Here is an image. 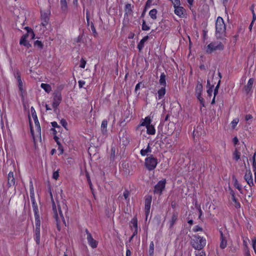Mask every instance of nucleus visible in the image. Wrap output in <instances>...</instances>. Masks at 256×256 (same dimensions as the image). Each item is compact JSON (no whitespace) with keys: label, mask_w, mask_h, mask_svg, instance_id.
Segmentation results:
<instances>
[{"label":"nucleus","mask_w":256,"mask_h":256,"mask_svg":"<svg viewBox=\"0 0 256 256\" xmlns=\"http://www.w3.org/2000/svg\"><path fill=\"white\" fill-rule=\"evenodd\" d=\"M32 208L34 214L35 223H40V217L38 214V209L35 200L32 201Z\"/></svg>","instance_id":"nucleus-13"},{"label":"nucleus","mask_w":256,"mask_h":256,"mask_svg":"<svg viewBox=\"0 0 256 256\" xmlns=\"http://www.w3.org/2000/svg\"><path fill=\"white\" fill-rule=\"evenodd\" d=\"M230 191V194L232 196H235V192H234L230 187L228 189Z\"/></svg>","instance_id":"nucleus-56"},{"label":"nucleus","mask_w":256,"mask_h":256,"mask_svg":"<svg viewBox=\"0 0 256 256\" xmlns=\"http://www.w3.org/2000/svg\"><path fill=\"white\" fill-rule=\"evenodd\" d=\"M146 133L148 134L154 135L156 134V129L152 124L146 127Z\"/></svg>","instance_id":"nucleus-29"},{"label":"nucleus","mask_w":256,"mask_h":256,"mask_svg":"<svg viewBox=\"0 0 256 256\" xmlns=\"http://www.w3.org/2000/svg\"><path fill=\"white\" fill-rule=\"evenodd\" d=\"M84 84H85L84 81H83V80L78 81V86L80 88H82Z\"/></svg>","instance_id":"nucleus-54"},{"label":"nucleus","mask_w":256,"mask_h":256,"mask_svg":"<svg viewBox=\"0 0 256 256\" xmlns=\"http://www.w3.org/2000/svg\"><path fill=\"white\" fill-rule=\"evenodd\" d=\"M202 94H196L197 98L200 101V102L202 106H204V100L202 96Z\"/></svg>","instance_id":"nucleus-38"},{"label":"nucleus","mask_w":256,"mask_h":256,"mask_svg":"<svg viewBox=\"0 0 256 256\" xmlns=\"http://www.w3.org/2000/svg\"><path fill=\"white\" fill-rule=\"evenodd\" d=\"M202 94H196L197 98L200 101V102L202 106H204V100L202 96Z\"/></svg>","instance_id":"nucleus-37"},{"label":"nucleus","mask_w":256,"mask_h":256,"mask_svg":"<svg viewBox=\"0 0 256 256\" xmlns=\"http://www.w3.org/2000/svg\"><path fill=\"white\" fill-rule=\"evenodd\" d=\"M240 154L238 151L236 150L234 153V158L236 160H238L240 158Z\"/></svg>","instance_id":"nucleus-44"},{"label":"nucleus","mask_w":256,"mask_h":256,"mask_svg":"<svg viewBox=\"0 0 256 256\" xmlns=\"http://www.w3.org/2000/svg\"><path fill=\"white\" fill-rule=\"evenodd\" d=\"M255 155H256V154H254V156L252 157V160H253L252 167H253V172L254 173V182L256 184V160H255Z\"/></svg>","instance_id":"nucleus-33"},{"label":"nucleus","mask_w":256,"mask_h":256,"mask_svg":"<svg viewBox=\"0 0 256 256\" xmlns=\"http://www.w3.org/2000/svg\"><path fill=\"white\" fill-rule=\"evenodd\" d=\"M40 87L44 89L46 92L48 93L52 90L51 86L47 84H41Z\"/></svg>","instance_id":"nucleus-31"},{"label":"nucleus","mask_w":256,"mask_h":256,"mask_svg":"<svg viewBox=\"0 0 256 256\" xmlns=\"http://www.w3.org/2000/svg\"><path fill=\"white\" fill-rule=\"evenodd\" d=\"M62 208L64 210L66 211L68 210V207L67 206L66 204L64 202H62L61 205L58 204V211L57 210L56 206V204L53 202L52 204V210L54 212V216L56 219V220L58 221V214L60 215V218L64 220V217L63 216V214H62Z\"/></svg>","instance_id":"nucleus-6"},{"label":"nucleus","mask_w":256,"mask_h":256,"mask_svg":"<svg viewBox=\"0 0 256 256\" xmlns=\"http://www.w3.org/2000/svg\"><path fill=\"white\" fill-rule=\"evenodd\" d=\"M108 120H104L102 121L100 129L101 132L102 134L106 135L107 134V126H108Z\"/></svg>","instance_id":"nucleus-20"},{"label":"nucleus","mask_w":256,"mask_h":256,"mask_svg":"<svg viewBox=\"0 0 256 256\" xmlns=\"http://www.w3.org/2000/svg\"><path fill=\"white\" fill-rule=\"evenodd\" d=\"M158 11L156 9L154 8L149 12V16L152 20H156L157 18Z\"/></svg>","instance_id":"nucleus-32"},{"label":"nucleus","mask_w":256,"mask_h":256,"mask_svg":"<svg viewBox=\"0 0 256 256\" xmlns=\"http://www.w3.org/2000/svg\"><path fill=\"white\" fill-rule=\"evenodd\" d=\"M30 110H31V112L32 113V116L35 122L36 126V127H37V128L38 130H40V124H39L38 118H37L36 114H34V113H36L35 110L33 107H32Z\"/></svg>","instance_id":"nucleus-22"},{"label":"nucleus","mask_w":256,"mask_h":256,"mask_svg":"<svg viewBox=\"0 0 256 256\" xmlns=\"http://www.w3.org/2000/svg\"><path fill=\"white\" fill-rule=\"evenodd\" d=\"M159 83L162 86V87L166 86V75L162 72L160 76V78L159 80Z\"/></svg>","instance_id":"nucleus-26"},{"label":"nucleus","mask_w":256,"mask_h":256,"mask_svg":"<svg viewBox=\"0 0 256 256\" xmlns=\"http://www.w3.org/2000/svg\"><path fill=\"white\" fill-rule=\"evenodd\" d=\"M131 252L129 249H127L126 251V256H130Z\"/></svg>","instance_id":"nucleus-64"},{"label":"nucleus","mask_w":256,"mask_h":256,"mask_svg":"<svg viewBox=\"0 0 256 256\" xmlns=\"http://www.w3.org/2000/svg\"><path fill=\"white\" fill-rule=\"evenodd\" d=\"M148 39V36L142 38L138 44V48L140 52L144 48L145 42Z\"/></svg>","instance_id":"nucleus-25"},{"label":"nucleus","mask_w":256,"mask_h":256,"mask_svg":"<svg viewBox=\"0 0 256 256\" xmlns=\"http://www.w3.org/2000/svg\"><path fill=\"white\" fill-rule=\"evenodd\" d=\"M252 118V116L251 114H246L245 116V120L246 122H248V124H250L249 122V120H251Z\"/></svg>","instance_id":"nucleus-50"},{"label":"nucleus","mask_w":256,"mask_h":256,"mask_svg":"<svg viewBox=\"0 0 256 256\" xmlns=\"http://www.w3.org/2000/svg\"><path fill=\"white\" fill-rule=\"evenodd\" d=\"M224 48V46L220 41H214L209 44L206 48V52L210 54L216 51H221Z\"/></svg>","instance_id":"nucleus-4"},{"label":"nucleus","mask_w":256,"mask_h":256,"mask_svg":"<svg viewBox=\"0 0 256 256\" xmlns=\"http://www.w3.org/2000/svg\"><path fill=\"white\" fill-rule=\"evenodd\" d=\"M252 248L254 250V252L256 254V238H253L252 240Z\"/></svg>","instance_id":"nucleus-48"},{"label":"nucleus","mask_w":256,"mask_h":256,"mask_svg":"<svg viewBox=\"0 0 256 256\" xmlns=\"http://www.w3.org/2000/svg\"><path fill=\"white\" fill-rule=\"evenodd\" d=\"M52 178L55 180H57L59 178V170H58L56 171H54L52 176Z\"/></svg>","instance_id":"nucleus-43"},{"label":"nucleus","mask_w":256,"mask_h":256,"mask_svg":"<svg viewBox=\"0 0 256 256\" xmlns=\"http://www.w3.org/2000/svg\"><path fill=\"white\" fill-rule=\"evenodd\" d=\"M14 76L16 78L17 80L18 86L22 94H23L24 92V85H23V82L20 78V75L18 72H16L14 74Z\"/></svg>","instance_id":"nucleus-16"},{"label":"nucleus","mask_w":256,"mask_h":256,"mask_svg":"<svg viewBox=\"0 0 256 256\" xmlns=\"http://www.w3.org/2000/svg\"><path fill=\"white\" fill-rule=\"evenodd\" d=\"M166 180H160L155 186L154 192L156 194L161 195L165 188Z\"/></svg>","instance_id":"nucleus-8"},{"label":"nucleus","mask_w":256,"mask_h":256,"mask_svg":"<svg viewBox=\"0 0 256 256\" xmlns=\"http://www.w3.org/2000/svg\"><path fill=\"white\" fill-rule=\"evenodd\" d=\"M152 152V148L150 147V144H148L146 148H143L140 152V154L144 156L148 155V154Z\"/></svg>","instance_id":"nucleus-21"},{"label":"nucleus","mask_w":256,"mask_h":256,"mask_svg":"<svg viewBox=\"0 0 256 256\" xmlns=\"http://www.w3.org/2000/svg\"><path fill=\"white\" fill-rule=\"evenodd\" d=\"M187 2H188L189 7L190 8L193 4L194 0H187Z\"/></svg>","instance_id":"nucleus-59"},{"label":"nucleus","mask_w":256,"mask_h":256,"mask_svg":"<svg viewBox=\"0 0 256 256\" xmlns=\"http://www.w3.org/2000/svg\"><path fill=\"white\" fill-rule=\"evenodd\" d=\"M178 218V213L175 212L174 213L172 216L171 219L170 220V227L172 228L176 222Z\"/></svg>","instance_id":"nucleus-24"},{"label":"nucleus","mask_w":256,"mask_h":256,"mask_svg":"<svg viewBox=\"0 0 256 256\" xmlns=\"http://www.w3.org/2000/svg\"><path fill=\"white\" fill-rule=\"evenodd\" d=\"M130 194V192L127 190H126L124 192V193H123V196L128 204L130 203V198H129Z\"/></svg>","instance_id":"nucleus-36"},{"label":"nucleus","mask_w":256,"mask_h":256,"mask_svg":"<svg viewBox=\"0 0 256 256\" xmlns=\"http://www.w3.org/2000/svg\"><path fill=\"white\" fill-rule=\"evenodd\" d=\"M174 14L180 18H184L186 14V10L182 6H180V1H174Z\"/></svg>","instance_id":"nucleus-7"},{"label":"nucleus","mask_w":256,"mask_h":256,"mask_svg":"<svg viewBox=\"0 0 256 256\" xmlns=\"http://www.w3.org/2000/svg\"><path fill=\"white\" fill-rule=\"evenodd\" d=\"M86 61L83 58H82L80 61V67L84 68L86 66Z\"/></svg>","instance_id":"nucleus-45"},{"label":"nucleus","mask_w":256,"mask_h":256,"mask_svg":"<svg viewBox=\"0 0 256 256\" xmlns=\"http://www.w3.org/2000/svg\"><path fill=\"white\" fill-rule=\"evenodd\" d=\"M202 84L200 82H198L196 87V94H202Z\"/></svg>","instance_id":"nucleus-34"},{"label":"nucleus","mask_w":256,"mask_h":256,"mask_svg":"<svg viewBox=\"0 0 256 256\" xmlns=\"http://www.w3.org/2000/svg\"><path fill=\"white\" fill-rule=\"evenodd\" d=\"M62 101V96L60 93H56L54 96L52 107L54 108H57Z\"/></svg>","instance_id":"nucleus-17"},{"label":"nucleus","mask_w":256,"mask_h":256,"mask_svg":"<svg viewBox=\"0 0 256 256\" xmlns=\"http://www.w3.org/2000/svg\"><path fill=\"white\" fill-rule=\"evenodd\" d=\"M244 178L250 186L251 187L254 185L252 174L250 170H246Z\"/></svg>","instance_id":"nucleus-11"},{"label":"nucleus","mask_w":256,"mask_h":256,"mask_svg":"<svg viewBox=\"0 0 256 256\" xmlns=\"http://www.w3.org/2000/svg\"><path fill=\"white\" fill-rule=\"evenodd\" d=\"M86 232L87 235L86 239L88 244L93 248H96L98 246V242L94 240L88 230H86Z\"/></svg>","instance_id":"nucleus-10"},{"label":"nucleus","mask_w":256,"mask_h":256,"mask_svg":"<svg viewBox=\"0 0 256 256\" xmlns=\"http://www.w3.org/2000/svg\"><path fill=\"white\" fill-rule=\"evenodd\" d=\"M36 227L34 230V240L36 242L37 244H40V223H35Z\"/></svg>","instance_id":"nucleus-15"},{"label":"nucleus","mask_w":256,"mask_h":256,"mask_svg":"<svg viewBox=\"0 0 256 256\" xmlns=\"http://www.w3.org/2000/svg\"><path fill=\"white\" fill-rule=\"evenodd\" d=\"M198 251L196 252V256H206V254L203 250H198Z\"/></svg>","instance_id":"nucleus-46"},{"label":"nucleus","mask_w":256,"mask_h":256,"mask_svg":"<svg viewBox=\"0 0 256 256\" xmlns=\"http://www.w3.org/2000/svg\"><path fill=\"white\" fill-rule=\"evenodd\" d=\"M232 142L234 145L237 144L238 142V138H237V137L236 136V137L234 138L232 140Z\"/></svg>","instance_id":"nucleus-58"},{"label":"nucleus","mask_w":256,"mask_h":256,"mask_svg":"<svg viewBox=\"0 0 256 256\" xmlns=\"http://www.w3.org/2000/svg\"><path fill=\"white\" fill-rule=\"evenodd\" d=\"M152 118L150 116H147L144 118L140 120V124L138 126V128L140 126H144L146 128L150 126L152 124Z\"/></svg>","instance_id":"nucleus-12"},{"label":"nucleus","mask_w":256,"mask_h":256,"mask_svg":"<svg viewBox=\"0 0 256 256\" xmlns=\"http://www.w3.org/2000/svg\"><path fill=\"white\" fill-rule=\"evenodd\" d=\"M166 92V88L162 87L158 92V98L162 99L165 95Z\"/></svg>","instance_id":"nucleus-28"},{"label":"nucleus","mask_w":256,"mask_h":256,"mask_svg":"<svg viewBox=\"0 0 256 256\" xmlns=\"http://www.w3.org/2000/svg\"><path fill=\"white\" fill-rule=\"evenodd\" d=\"M238 122L239 120L238 118H236L232 120V122H231V125L233 129H234L236 128Z\"/></svg>","instance_id":"nucleus-42"},{"label":"nucleus","mask_w":256,"mask_h":256,"mask_svg":"<svg viewBox=\"0 0 256 256\" xmlns=\"http://www.w3.org/2000/svg\"><path fill=\"white\" fill-rule=\"evenodd\" d=\"M252 22H254L256 20V14H255L254 10H252Z\"/></svg>","instance_id":"nucleus-52"},{"label":"nucleus","mask_w":256,"mask_h":256,"mask_svg":"<svg viewBox=\"0 0 256 256\" xmlns=\"http://www.w3.org/2000/svg\"><path fill=\"white\" fill-rule=\"evenodd\" d=\"M206 240L205 238L198 235H195L191 240V244L194 249L202 250L206 245Z\"/></svg>","instance_id":"nucleus-2"},{"label":"nucleus","mask_w":256,"mask_h":256,"mask_svg":"<svg viewBox=\"0 0 256 256\" xmlns=\"http://www.w3.org/2000/svg\"><path fill=\"white\" fill-rule=\"evenodd\" d=\"M132 6L130 4H127L125 6L124 12L125 14L130 15L132 13Z\"/></svg>","instance_id":"nucleus-27"},{"label":"nucleus","mask_w":256,"mask_h":256,"mask_svg":"<svg viewBox=\"0 0 256 256\" xmlns=\"http://www.w3.org/2000/svg\"><path fill=\"white\" fill-rule=\"evenodd\" d=\"M225 230L224 229H220V248L222 249H224L227 246V233L224 232Z\"/></svg>","instance_id":"nucleus-9"},{"label":"nucleus","mask_w":256,"mask_h":256,"mask_svg":"<svg viewBox=\"0 0 256 256\" xmlns=\"http://www.w3.org/2000/svg\"><path fill=\"white\" fill-rule=\"evenodd\" d=\"M131 224L132 226H134L136 229V232H137L138 231V221L137 219L136 218H134L131 220Z\"/></svg>","instance_id":"nucleus-39"},{"label":"nucleus","mask_w":256,"mask_h":256,"mask_svg":"<svg viewBox=\"0 0 256 256\" xmlns=\"http://www.w3.org/2000/svg\"><path fill=\"white\" fill-rule=\"evenodd\" d=\"M34 44L36 46H38L40 48L42 47V42L40 41H39V40H36L34 42Z\"/></svg>","instance_id":"nucleus-51"},{"label":"nucleus","mask_w":256,"mask_h":256,"mask_svg":"<svg viewBox=\"0 0 256 256\" xmlns=\"http://www.w3.org/2000/svg\"><path fill=\"white\" fill-rule=\"evenodd\" d=\"M30 196L32 201L34 200V188L32 186L30 189Z\"/></svg>","instance_id":"nucleus-47"},{"label":"nucleus","mask_w":256,"mask_h":256,"mask_svg":"<svg viewBox=\"0 0 256 256\" xmlns=\"http://www.w3.org/2000/svg\"><path fill=\"white\" fill-rule=\"evenodd\" d=\"M232 180H233V182H234V186L238 189V190H242V186L241 185L239 184V182H238L237 179L235 178V177H234L232 178Z\"/></svg>","instance_id":"nucleus-35"},{"label":"nucleus","mask_w":256,"mask_h":256,"mask_svg":"<svg viewBox=\"0 0 256 256\" xmlns=\"http://www.w3.org/2000/svg\"><path fill=\"white\" fill-rule=\"evenodd\" d=\"M26 29L27 30V33L21 38L20 44L29 48L31 46V44H30L28 40L34 39L35 34L32 30L28 27H26Z\"/></svg>","instance_id":"nucleus-3"},{"label":"nucleus","mask_w":256,"mask_h":256,"mask_svg":"<svg viewBox=\"0 0 256 256\" xmlns=\"http://www.w3.org/2000/svg\"><path fill=\"white\" fill-rule=\"evenodd\" d=\"M140 83L139 82L136 84V87H135V90L137 91L138 90H140Z\"/></svg>","instance_id":"nucleus-61"},{"label":"nucleus","mask_w":256,"mask_h":256,"mask_svg":"<svg viewBox=\"0 0 256 256\" xmlns=\"http://www.w3.org/2000/svg\"><path fill=\"white\" fill-rule=\"evenodd\" d=\"M152 202V197L150 196H147L145 199V206L144 210L146 215H148L150 208V205Z\"/></svg>","instance_id":"nucleus-18"},{"label":"nucleus","mask_w":256,"mask_h":256,"mask_svg":"<svg viewBox=\"0 0 256 256\" xmlns=\"http://www.w3.org/2000/svg\"><path fill=\"white\" fill-rule=\"evenodd\" d=\"M51 124L53 128H60V126L58 125V123L56 122H52Z\"/></svg>","instance_id":"nucleus-53"},{"label":"nucleus","mask_w":256,"mask_h":256,"mask_svg":"<svg viewBox=\"0 0 256 256\" xmlns=\"http://www.w3.org/2000/svg\"><path fill=\"white\" fill-rule=\"evenodd\" d=\"M158 164L157 158H154L152 154L146 158L144 160V166L146 169L150 171L154 170Z\"/></svg>","instance_id":"nucleus-5"},{"label":"nucleus","mask_w":256,"mask_h":256,"mask_svg":"<svg viewBox=\"0 0 256 256\" xmlns=\"http://www.w3.org/2000/svg\"><path fill=\"white\" fill-rule=\"evenodd\" d=\"M8 183L9 184H14V173L12 172H10L8 174Z\"/></svg>","instance_id":"nucleus-30"},{"label":"nucleus","mask_w":256,"mask_h":256,"mask_svg":"<svg viewBox=\"0 0 256 256\" xmlns=\"http://www.w3.org/2000/svg\"><path fill=\"white\" fill-rule=\"evenodd\" d=\"M254 82V80L253 78H250L247 84L244 87V90L248 94H251L252 92V86Z\"/></svg>","instance_id":"nucleus-19"},{"label":"nucleus","mask_w":256,"mask_h":256,"mask_svg":"<svg viewBox=\"0 0 256 256\" xmlns=\"http://www.w3.org/2000/svg\"><path fill=\"white\" fill-rule=\"evenodd\" d=\"M218 87H219V84H218L216 86V88H215V89H214V95H216V94L218 93Z\"/></svg>","instance_id":"nucleus-63"},{"label":"nucleus","mask_w":256,"mask_h":256,"mask_svg":"<svg viewBox=\"0 0 256 256\" xmlns=\"http://www.w3.org/2000/svg\"><path fill=\"white\" fill-rule=\"evenodd\" d=\"M202 228H201L200 226H196L194 228V232H198V231H202Z\"/></svg>","instance_id":"nucleus-55"},{"label":"nucleus","mask_w":256,"mask_h":256,"mask_svg":"<svg viewBox=\"0 0 256 256\" xmlns=\"http://www.w3.org/2000/svg\"><path fill=\"white\" fill-rule=\"evenodd\" d=\"M60 6L62 12L66 13L68 12V6L66 0H60Z\"/></svg>","instance_id":"nucleus-23"},{"label":"nucleus","mask_w":256,"mask_h":256,"mask_svg":"<svg viewBox=\"0 0 256 256\" xmlns=\"http://www.w3.org/2000/svg\"><path fill=\"white\" fill-rule=\"evenodd\" d=\"M90 27H91V29H92V32H93V33H94V34H96V28H94V24H91Z\"/></svg>","instance_id":"nucleus-60"},{"label":"nucleus","mask_w":256,"mask_h":256,"mask_svg":"<svg viewBox=\"0 0 256 256\" xmlns=\"http://www.w3.org/2000/svg\"><path fill=\"white\" fill-rule=\"evenodd\" d=\"M232 200L233 202L234 203V206L236 208H240V204L239 202H238L236 196H232Z\"/></svg>","instance_id":"nucleus-40"},{"label":"nucleus","mask_w":256,"mask_h":256,"mask_svg":"<svg viewBox=\"0 0 256 256\" xmlns=\"http://www.w3.org/2000/svg\"><path fill=\"white\" fill-rule=\"evenodd\" d=\"M142 29L143 30H148L150 29V27L146 24L144 20H142Z\"/></svg>","instance_id":"nucleus-41"},{"label":"nucleus","mask_w":256,"mask_h":256,"mask_svg":"<svg viewBox=\"0 0 256 256\" xmlns=\"http://www.w3.org/2000/svg\"><path fill=\"white\" fill-rule=\"evenodd\" d=\"M226 25L223 18L218 16L216 22V38H222L225 34Z\"/></svg>","instance_id":"nucleus-1"},{"label":"nucleus","mask_w":256,"mask_h":256,"mask_svg":"<svg viewBox=\"0 0 256 256\" xmlns=\"http://www.w3.org/2000/svg\"><path fill=\"white\" fill-rule=\"evenodd\" d=\"M60 123L66 129L68 123L64 119H62L60 120Z\"/></svg>","instance_id":"nucleus-49"},{"label":"nucleus","mask_w":256,"mask_h":256,"mask_svg":"<svg viewBox=\"0 0 256 256\" xmlns=\"http://www.w3.org/2000/svg\"><path fill=\"white\" fill-rule=\"evenodd\" d=\"M50 13L49 12H41V17H42V25L46 27L48 24V20H49V15Z\"/></svg>","instance_id":"nucleus-14"},{"label":"nucleus","mask_w":256,"mask_h":256,"mask_svg":"<svg viewBox=\"0 0 256 256\" xmlns=\"http://www.w3.org/2000/svg\"><path fill=\"white\" fill-rule=\"evenodd\" d=\"M152 4V0H148L146 2V7H149Z\"/></svg>","instance_id":"nucleus-62"},{"label":"nucleus","mask_w":256,"mask_h":256,"mask_svg":"<svg viewBox=\"0 0 256 256\" xmlns=\"http://www.w3.org/2000/svg\"><path fill=\"white\" fill-rule=\"evenodd\" d=\"M150 250L153 252L154 251V242H152L150 244Z\"/></svg>","instance_id":"nucleus-57"}]
</instances>
